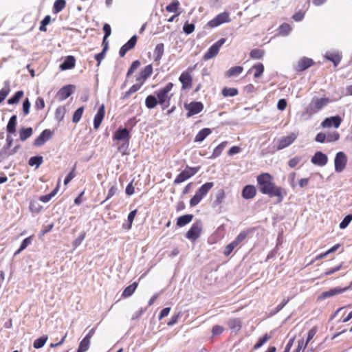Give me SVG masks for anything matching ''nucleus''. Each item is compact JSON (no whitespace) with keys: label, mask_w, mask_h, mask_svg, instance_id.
Listing matches in <instances>:
<instances>
[{"label":"nucleus","mask_w":352,"mask_h":352,"mask_svg":"<svg viewBox=\"0 0 352 352\" xmlns=\"http://www.w3.org/2000/svg\"><path fill=\"white\" fill-rule=\"evenodd\" d=\"M256 181L260 192L263 195H267L270 197H276L277 202L283 201L284 195L287 192L280 186H278L273 182V177L268 173H263L258 175Z\"/></svg>","instance_id":"nucleus-1"},{"label":"nucleus","mask_w":352,"mask_h":352,"mask_svg":"<svg viewBox=\"0 0 352 352\" xmlns=\"http://www.w3.org/2000/svg\"><path fill=\"white\" fill-rule=\"evenodd\" d=\"M331 102V99L327 97L318 98L314 96L312 98L309 105L306 108V113L309 116L317 113L323 108L327 107Z\"/></svg>","instance_id":"nucleus-2"},{"label":"nucleus","mask_w":352,"mask_h":352,"mask_svg":"<svg viewBox=\"0 0 352 352\" xmlns=\"http://www.w3.org/2000/svg\"><path fill=\"white\" fill-rule=\"evenodd\" d=\"M131 139L130 132L127 129H122L119 128L117 129L113 136V140L117 141H124L121 145H120L118 148V151L120 152H123L126 151L129 145V141Z\"/></svg>","instance_id":"nucleus-3"},{"label":"nucleus","mask_w":352,"mask_h":352,"mask_svg":"<svg viewBox=\"0 0 352 352\" xmlns=\"http://www.w3.org/2000/svg\"><path fill=\"white\" fill-rule=\"evenodd\" d=\"M173 87V84L172 82H168L164 87L160 89L156 92L157 102L163 106V109L167 108L170 105V98L173 95L171 94L170 96H168V93L172 90Z\"/></svg>","instance_id":"nucleus-4"},{"label":"nucleus","mask_w":352,"mask_h":352,"mask_svg":"<svg viewBox=\"0 0 352 352\" xmlns=\"http://www.w3.org/2000/svg\"><path fill=\"white\" fill-rule=\"evenodd\" d=\"M214 186L213 182H206L203 184L195 192V195L190 200V206L193 207L198 205L202 199L208 194Z\"/></svg>","instance_id":"nucleus-5"},{"label":"nucleus","mask_w":352,"mask_h":352,"mask_svg":"<svg viewBox=\"0 0 352 352\" xmlns=\"http://www.w3.org/2000/svg\"><path fill=\"white\" fill-rule=\"evenodd\" d=\"M199 170V167L186 166L175 179L174 184H179L195 175Z\"/></svg>","instance_id":"nucleus-6"},{"label":"nucleus","mask_w":352,"mask_h":352,"mask_svg":"<svg viewBox=\"0 0 352 352\" xmlns=\"http://www.w3.org/2000/svg\"><path fill=\"white\" fill-rule=\"evenodd\" d=\"M204 107V104L201 102L193 101L190 103L184 104V109L187 111V118H190L199 113L203 111Z\"/></svg>","instance_id":"nucleus-7"},{"label":"nucleus","mask_w":352,"mask_h":352,"mask_svg":"<svg viewBox=\"0 0 352 352\" xmlns=\"http://www.w3.org/2000/svg\"><path fill=\"white\" fill-rule=\"evenodd\" d=\"M226 38H221L214 43L204 54V59L205 60H210L216 56L219 51L220 47L225 43Z\"/></svg>","instance_id":"nucleus-8"},{"label":"nucleus","mask_w":352,"mask_h":352,"mask_svg":"<svg viewBox=\"0 0 352 352\" xmlns=\"http://www.w3.org/2000/svg\"><path fill=\"white\" fill-rule=\"evenodd\" d=\"M230 21L229 13L223 12L219 14L213 19L209 21L207 23V26L210 28H216L222 23H228Z\"/></svg>","instance_id":"nucleus-9"},{"label":"nucleus","mask_w":352,"mask_h":352,"mask_svg":"<svg viewBox=\"0 0 352 352\" xmlns=\"http://www.w3.org/2000/svg\"><path fill=\"white\" fill-rule=\"evenodd\" d=\"M192 69L188 68L183 72L179 78V82L182 83V89L186 90L190 89L192 86V77L191 75Z\"/></svg>","instance_id":"nucleus-10"},{"label":"nucleus","mask_w":352,"mask_h":352,"mask_svg":"<svg viewBox=\"0 0 352 352\" xmlns=\"http://www.w3.org/2000/svg\"><path fill=\"white\" fill-rule=\"evenodd\" d=\"M347 157L344 153L338 152L334 160L335 170L337 173H341L346 166Z\"/></svg>","instance_id":"nucleus-11"},{"label":"nucleus","mask_w":352,"mask_h":352,"mask_svg":"<svg viewBox=\"0 0 352 352\" xmlns=\"http://www.w3.org/2000/svg\"><path fill=\"white\" fill-rule=\"evenodd\" d=\"M202 226L199 222L195 223L190 229L186 232V236L190 241L197 240L201 235Z\"/></svg>","instance_id":"nucleus-12"},{"label":"nucleus","mask_w":352,"mask_h":352,"mask_svg":"<svg viewBox=\"0 0 352 352\" xmlns=\"http://www.w3.org/2000/svg\"><path fill=\"white\" fill-rule=\"evenodd\" d=\"M297 134L292 133L287 136L283 137L278 141L277 150H282L291 145L296 139Z\"/></svg>","instance_id":"nucleus-13"},{"label":"nucleus","mask_w":352,"mask_h":352,"mask_svg":"<svg viewBox=\"0 0 352 352\" xmlns=\"http://www.w3.org/2000/svg\"><path fill=\"white\" fill-rule=\"evenodd\" d=\"M138 41V37L136 35L133 36L124 45H122L119 51V55L120 57H124L126 53L135 47Z\"/></svg>","instance_id":"nucleus-14"},{"label":"nucleus","mask_w":352,"mask_h":352,"mask_svg":"<svg viewBox=\"0 0 352 352\" xmlns=\"http://www.w3.org/2000/svg\"><path fill=\"white\" fill-rule=\"evenodd\" d=\"M153 73V66L151 64L146 65L140 73L139 76L136 78V81L144 85L145 81L151 76Z\"/></svg>","instance_id":"nucleus-15"},{"label":"nucleus","mask_w":352,"mask_h":352,"mask_svg":"<svg viewBox=\"0 0 352 352\" xmlns=\"http://www.w3.org/2000/svg\"><path fill=\"white\" fill-rule=\"evenodd\" d=\"M311 162L312 164L319 166H324L328 162L327 156L321 151H317L314 155L311 157Z\"/></svg>","instance_id":"nucleus-16"},{"label":"nucleus","mask_w":352,"mask_h":352,"mask_svg":"<svg viewBox=\"0 0 352 352\" xmlns=\"http://www.w3.org/2000/svg\"><path fill=\"white\" fill-rule=\"evenodd\" d=\"M54 134L50 129H45L34 140V144L36 146L43 145L47 140H50Z\"/></svg>","instance_id":"nucleus-17"},{"label":"nucleus","mask_w":352,"mask_h":352,"mask_svg":"<svg viewBox=\"0 0 352 352\" xmlns=\"http://www.w3.org/2000/svg\"><path fill=\"white\" fill-rule=\"evenodd\" d=\"M342 119L339 116H332L326 118L321 124L323 128H330L334 126L338 128L341 124Z\"/></svg>","instance_id":"nucleus-18"},{"label":"nucleus","mask_w":352,"mask_h":352,"mask_svg":"<svg viewBox=\"0 0 352 352\" xmlns=\"http://www.w3.org/2000/svg\"><path fill=\"white\" fill-rule=\"evenodd\" d=\"M104 115H105V108H104V104H102L100 107L98 108V110L96 113V114L94 116V129L97 130L104 118Z\"/></svg>","instance_id":"nucleus-19"},{"label":"nucleus","mask_w":352,"mask_h":352,"mask_svg":"<svg viewBox=\"0 0 352 352\" xmlns=\"http://www.w3.org/2000/svg\"><path fill=\"white\" fill-rule=\"evenodd\" d=\"M349 287H344L342 289L340 288H331L328 291L322 292L318 297V300H322L325 298L332 297L335 295L341 294L342 292H346Z\"/></svg>","instance_id":"nucleus-20"},{"label":"nucleus","mask_w":352,"mask_h":352,"mask_svg":"<svg viewBox=\"0 0 352 352\" xmlns=\"http://www.w3.org/2000/svg\"><path fill=\"white\" fill-rule=\"evenodd\" d=\"M74 88L73 85H68L60 89L57 93L58 100L60 101L66 100L72 94Z\"/></svg>","instance_id":"nucleus-21"},{"label":"nucleus","mask_w":352,"mask_h":352,"mask_svg":"<svg viewBox=\"0 0 352 352\" xmlns=\"http://www.w3.org/2000/svg\"><path fill=\"white\" fill-rule=\"evenodd\" d=\"M314 63V62L311 58L303 57L298 62L295 69L297 72H303L307 68L312 66Z\"/></svg>","instance_id":"nucleus-22"},{"label":"nucleus","mask_w":352,"mask_h":352,"mask_svg":"<svg viewBox=\"0 0 352 352\" xmlns=\"http://www.w3.org/2000/svg\"><path fill=\"white\" fill-rule=\"evenodd\" d=\"M256 195V189L253 185L245 186L241 192V195L245 199H253Z\"/></svg>","instance_id":"nucleus-23"},{"label":"nucleus","mask_w":352,"mask_h":352,"mask_svg":"<svg viewBox=\"0 0 352 352\" xmlns=\"http://www.w3.org/2000/svg\"><path fill=\"white\" fill-rule=\"evenodd\" d=\"M324 58L331 61L335 67H337L342 60V56L338 52H328L325 54Z\"/></svg>","instance_id":"nucleus-24"},{"label":"nucleus","mask_w":352,"mask_h":352,"mask_svg":"<svg viewBox=\"0 0 352 352\" xmlns=\"http://www.w3.org/2000/svg\"><path fill=\"white\" fill-rule=\"evenodd\" d=\"M76 59L73 56H68L63 63L60 64V67L62 70L70 69L75 67Z\"/></svg>","instance_id":"nucleus-25"},{"label":"nucleus","mask_w":352,"mask_h":352,"mask_svg":"<svg viewBox=\"0 0 352 352\" xmlns=\"http://www.w3.org/2000/svg\"><path fill=\"white\" fill-rule=\"evenodd\" d=\"M243 71V67L241 66H234L230 67L228 70H227L225 73V76L226 78H232L234 76H238L240 75Z\"/></svg>","instance_id":"nucleus-26"},{"label":"nucleus","mask_w":352,"mask_h":352,"mask_svg":"<svg viewBox=\"0 0 352 352\" xmlns=\"http://www.w3.org/2000/svg\"><path fill=\"white\" fill-rule=\"evenodd\" d=\"M17 124V117L16 115H13L10 117L8 123L6 126L8 133L14 134L16 132V126Z\"/></svg>","instance_id":"nucleus-27"},{"label":"nucleus","mask_w":352,"mask_h":352,"mask_svg":"<svg viewBox=\"0 0 352 352\" xmlns=\"http://www.w3.org/2000/svg\"><path fill=\"white\" fill-rule=\"evenodd\" d=\"M19 133L20 140L24 142L32 135L33 130L32 127H22L19 129Z\"/></svg>","instance_id":"nucleus-28"},{"label":"nucleus","mask_w":352,"mask_h":352,"mask_svg":"<svg viewBox=\"0 0 352 352\" xmlns=\"http://www.w3.org/2000/svg\"><path fill=\"white\" fill-rule=\"evenodd\" d=\"M211 133V130L209 128H204L199 131L195 138V142H201Z\"/></svg>","instance_id":"nucleus-29"},{"label":"nucleus","mask_w":352,"mask_h":352,"mask_svg":"<svg viewBox=\"0 0 352 352\" xmlns=\"http://www.w3.org/2000/svg\"><path fill=\"white\" fill-rule=\"evenodd\" d=\"M142 85L141 84H140L139 82H137V83L132 85L127 91H126L125 93L123 94L121 98L122 100H126V99L129 98L131 94H133L135 93L136 91H138V90H140V88L142 87Z\"/></svg>","instance_id":"nucleus-30"},{"label":"nucleus","mask_w":352,"mask_h":352,"mask_svg":"<svg viewBox=\"0 0 352 352\" xmlns=\"http://www.w3.org/2000/svg\"><path fill=\"white\" fill-rule=\"evenodd\" d=\"M227 144H228L227 141H224V142H221V144H219L213 150V152L210 156V158L215 159L217 157H219L222 153L223 151L224 150V148L227 146Z\"/></svg>","instance_id":"nucleus-31"},{"label":"nucleus","mask_w":352,"mask_h":352,"mask_svg":"<svg viewBox=\"0 0 352 352\" xmlns=\"http://www.w3.org/2000/svg\"><path fill=\"white\" fill-rule=\"evenodd\" d=\"M164 45L163 43H159L155 46L154 50V60L160 61L164 54Z\"/></svg>","instance_id":"nucleus-32"},{"label":"nucleus","mask_w":352,"mask_h":352,"mask_svg":"<svg viewBox=\"0 0 352 352\" xmlns=\"http://www.w3.org/2000/svg\"><path fill=\"white\" fill-rule=\"evenodd\" d=\"M10 92V86L9 81L4 83V87L0 90V104L6 98Z\"/></svg>","instance_id":"nucleus-33"},{"label":"nucleus","mask_w":352,"mask_h":352,"mask_svg":"<svg viewBox=\"0 0 352 352\" xmlns=\"http://www.w3.org/2000/svg\"><path fill=\"white\" fill-rule=\"evenodd\" d=\"M221 94L223 97H233L238 95L239 91L236 88L225 87L222 89Z\"/></svg>","instance_id":"nucleus-34"},{"label":"nucleus","mask_w":352,"mask_h":352,"mask_svg":"<svg viewBox=\"0 0 352 352\" xmlns=\"http://www.w3.org/2000/svg\"><path fill=\"white\" fill-rule=\"evenodd\" d=\"M138 283L135 282L133 284L129 285L126 287L124 290L122 292V296L124 298H128L131 296L135 291L137 287H138Z\"/></svg>","instance_id":"nucleus-35"},{"label":"nucleus","mask_w":352,"mask_h":352,"mask_svg":"<svg viewBox=\"0 0 352 352\" xmlns=\"http://www.w3.org/2000/svg\"><path fill=\"white\" fill-rule=\"evenodd\" d=\"M66 6L65 0H56L53 6V12L57 14L61 12Z\"/></svg>","instance_id":"nucleus-36"},{"label":"nucleus","mask_w":352,"mask_h":352,"mask_svg":"<svg viewBox=\"0 0 352 352\" xmlns=\"http://www.w3.org/2000/svg\"><path fill=\"white\" fill-rule=\"evenodd\" d=\"M180 6V3L178 0L173 1L170 4L166 6V10L168 12H174L177 14L179 12V8Z\"/></svg>","instance_id":"nucleus-37"},{"label":"nucleus","mask_w":352,"mask_h":352,"mask_svg":"<svg viewBox=\"0 0 352 352\" xmlns=\"http://www.w3.org/2000/svg\"><path fill=\"white\" fill-rule=\"evenodd\" d=\"M158 104L157 98L152 95H149L146 98L145 104L148 109H153Z\"/></svg>","instance_id":"nucleus-38"},{"label":"nucleus","mask_w":352,"mask_h":352,"mask_svg":"<svg viewBox=\"0 0 352 352\" xmlns=\"http://www.w3.org/2000/svg\"><path fill=\"white\" fill-rule=\"evenodd\" d=\"M23 95L24 93L23 91L21 90L16 91L12 97L10 98L8 100V103L9 104H14L19 103V100L22 98Z\"/></svg>","instance_id":"nucleus-39"},{"label":"nucleus","mask_w":352,"mask_h":352,"mask_svg":"<svg viewBox=\"0 0 352 352\" xmlns=\"http://www.w3.org/2000/svg\"><path fill=\"white\" fill-rule=\"evenodd\" d=\"M252 69L254 70V78H259L264 72V66L262 63H258L255 64L252 67Z\"/></svg>","instance_id":"nucleus-40"},{"label":"nucleus","mask_w":352,"mask_h":352,"mask_svg":"<svg viewBox=\"0 0 352 352\" xmlns=\"http://www.w3.org/2000/svg\"><path fill=\"white\" fill-rule=\"evenodd\" d=\"M270 338H271V336H269L267 333H265L263 337H261L258 339L257 342L254 346V349L255 350L258 349L263 344H265Z\"/></svg>","instance_id":"nucleus-41"},{"label":"nucleus","mask_w":352,"mask_h":352,"mask_svg":"<svg viewBox=\"0 0 352 352\" xmlns=\"http://www.w3.org/2000/svg\"><path fill=\"white\" fill-rule=\"evenodd\" d=\"M90 345V340L83 338L79 344L77 352H85L88 350Z\"/></svg>","instance_id":"nucleus-42"},{"label":"nucleus","mask_w":352,"mask_h":352,"mask_svg":"<svg viewBox=\"0 0 352 352\" xmlns=\"http://www.w3.org/2000/svg\"><path fill=\"white\" fill-rule=\"evenodd\" d=\"M66 112V109L64 107L60 106L56 108L55 111V118L58 122H60L63 120L65 117V114Z\"/></svg>","instance_id":"nucleus-43"},{"label":"nucleus","mask_w":352,"mask_h":352,"mask_svg":"<svg viewBox=\"0 0 352 352\" xmlns=\"http://www.w3.org/2000/svg\"><path fill=\"white\" fill-rule=\"evenodd\" d=\"M48 338L47 336H43L42 337H40L37 339H36L34 341L33 346L35 349H40L44 346V344L46 343Z\"/></svg>","instance_id":"nucleus-44"},{"label":"nucleus","mask_w":352,"mask_h":352,"mask_svg":"<svg viewBox=\"0 0 352 352\" xmlns=\"http://www.w3.org/2000/svg\"><path fill=\"white\" fill-rule=\"evenodd\" d=\"M42 156H34L30 158L28 164L31 166H36L38 168L43 163Z\"/></svg>","instance_id":"nucleus-45"},{"label":"nucleus","mask_w":352,"mask_h":352,"mask_svg":"<svg viewBox=\"0 0 352 352\" xmlns=\"http://www.w3.org/2000/svg\"><path fill=\"white\" fill-rule=\"evenodd\" d=\"M228 326L232 330L239 331L241 327V320L239 319H236V318L232 319V320H229Z\"/></svg>","instance_id":"nucleus-46"},{"label":"nucleus","mask_w":352,"mask_h":352,"mask_svg":"<svg viewBox=\"0 0 352 352\" xmlns=\"http://www.w3.org/2000/svg\"><path fill=\"white\" fill-rule=\"evenodd\" d=\"M84 112V107H80L75 111L73 115L72 121L74 123H77L80 121L82 113Z\"/></svg>","instance_id":"nucleus-47"},{"label":"nucleus","mask_w":352,"mask_h":352,"mask_svg":"<svg viewBox=\"0 0 352 352\" xmlns=\"http://www.w3.org/2000/svg\"><path fill=\"white\" fill-rule=\"evenodd\" d=\"M264 55V51L260 49H254L250 52V56L253 59H260Z\"/></svg>","instance_id":"nucleus-48"},{"label":"nucleus","mask_w":352,"mask_h":352,"mask_svg":"<svg viewBox=\"0 0 352 352\" xmlns=\"http://www.w3.org/2000/svg\"><path fill=\"white\" fill-rule=\"evenodd\" d=\"M50 22H51V16L50 15H46L41 22L39 30L41 32H46L47 31L46 25L50 24Z\"/></svg>","instance_id":"nucleus-49"},{"label":"nucleus","mask_w":352,"mask_h":352,"mask_svg":"<svg viewBox=\"0 0 352 352\" xmlns=\"http://www.w3.org/2000/svg\"><path fill=\"white\" fill-rule=\"evenodd\" d=\"M292 30V27L290 26L289 24L288 23H283L280 27H279V32L280 34L282 35H287L289 34V33L291 32Z\"/></svg>","instance_id":"nucleus-50"},{"label":"nucleus","mask_w":352,"mask_h":352,"mask_svg":"<svg viewBox=\"0 0 352 352\" xmlns=\"http://www.w3.org/2000/svg\"><path fill=\"white\" fill-rule=\"evenodd\" d=\"M118 190L117 184H116V182H114V184H112L111 186L110 187L104 201L111 199L112 197H113L118 192Z\"/></svg>","instance_id":"nucleus-51"},{"label":"nucleus","mask_w":352,"mask_h":352,"mask_svg":"<svg viewBox=\"0 0 352 352\" xmlns=\"http://www.w3.org/2000/svg\"><path fill=\"white\" fill-rule=\"evenodd\" d=\"M58 185L57 186V187L52 192H50V194L48 195H43V196H41L39 199L40 201L44 202V203H46V202H48L52 198V197H54L57 191H58Z\"/></svg>","instance_id":"nucleus-52"},{"label":"nucleus","mask_w":352,"mask_h":352,"mask_svg":"<svg viewBox=\"0 0 352 352\" xmlns=\"http://www.w3.org/2000/svg\"><path fill=\"white\" fill-rule=\"evenodd\" d=\"M237 246L238 245L234 241H232L230 243H229L228 245H227L226 246L224 252H223V254L226 256H228L232 253V252L234 250V248H236Z\"/></svg>","instance_id":"nucleus-53"},{"label":"nucleus","mask_w":352,"mask_h":352,"mask_svg":"<svg viewBox=\"0 0 352 352\" xmlns=\"http://www.w3.org/2000/svg\"><path fill=\"white\" fill-rule=\"evenodd\" d=\"M140 62L138 60L133 61L127 72L126 76L129 77V76L132 75L133 72L140 67Z\"/></svg>","instance_id":"nucleus-54"},{"label":"nucleus","mask_w":352,"mask_h":352,"mask_svg":"<svg viewBox=\"0 0 352 352\" xmlns=\"http://www.w3.org/2000/svg\"><path fill=\"white\" fill-rule=\"evenodd\" d=\"M327 137V142H333L339 140L340 134L337 131H334L333 133H328L326 135Z\"/></svg>","instance_id":"nucleus-55"},{"label":"nucleus","mask_w":352,"mask_h":352,"mask_svg":"<svg viewBox=\"0 0 352 352\" xmlns=\"http://www.w3.org/2000/svg\"><path fill=\"white\" fill-rule=\"evenodd\" d=\"M195 28V26L193 23H189L188 21H186L183 26V31L186 34H190L194 32Z\"/></svg>","instance_id":"nucleus-56"},{"label":"nucleus","mask_w":352,"mask_h":352,"mask_svg":"<svg viewBox=\"0 0 352 352\" xmlns=\"http://www.w3.org/2000/svg\"><path fill=\"white\" fill-rule=\"evenodd\" d=\"M248 232L242 231L241 232L236 239L233 241L237 245H239L241 242H243L245 238L247 237Z\"/></svg>","instance_id":"nucleus-57"},{"label":"nucleus","mask_w":352,"mask_h":352,"mask_svg":"<svg viewBox=\"0 0 352 352\" xmlns=\"http://www.w3.org/2000/svg\"><path fill=\"white\" fill-rule=\"evenodd\" d=\"M85 232L80 233V235L78 236V238L76 240H74L73 242L74 250H75L78 246H79L81 244V243L85 239Z\"/></svg>","instance_id":"nucleus-58"},{"label":"nucleus","mask_w":352,"mask_h":352,"mask_svg":"<svg viewBox=\"0 0 352 352\" xmlns=\"http://www.w3.org/2000/svg\"><path fill=\"white\" fill-rule=\"evenodd\" d=\"M290 300V298L287 297L286 298H284L283 301L278 304L276 307L275 308L274 311V314H276L279 312L288 303V302Z\"/></svg>","instance_id":"nucleus-59"},{"label":"nucleus","mask_w":352,"mask_h":352,"mask_svg":"<svg viewBox=\"0 0 352 352\" xmlns=\"http://www.w3.org/2000/svg\"><path fill=\"white\" fill-rule=\"evenodd\" d=\"M32 243V236L27 237L21 243L19 251L24 250Z\"/></svg>","instance_id":"nucleus-60"},{"label":"nucleus","mask_w":352,"mask_h":352,"mask_svg":"<svg viewBox=\"0 0 352 352\" xmlns=\"http://www.w3.org/2000/svg\"><path fill=\"white\" fill-rule=\"evenodd\" d=\"M30 102L28 98H26L23 103V111L25 116H27L30 113Z\"/></svg>","instance_id":"nucleus-61"},{"label":"nucleus","mask_w":352,"mask_h":352,"mask_svg":"<svg viewBox=\"0 0 352 352\" xmlns=\"http://www.w3.org/2000/svg\"><path fill=\"white\" fill-rule=\"evenodd\" d=\"M45 107V102L43 98L38 97L35 102V108L41 110Z\"/></svg>","instance_id":"nucleus-62"},{"label":"nucleus","mask_w":352,"mask_h":352,"mask_svg":"<svg viewBox=\"0 0 352 352\" xmlns=\"http://www.w3.org/2000/svg\"><path fill=\"white\" fill-rule=\"evenodd\" d=\"M54 227V223H50L47 226H45L43 227V228L40 231V233H39V236L41 237L43 236V235H45L46 233H47L48 232H50L52 228Z\"/></svg>","instance_id":"nucleus-63"},{"label":"nucleus","mask_w":352,"mask_h":352,"mask_svg":"<svg viewBox=\"0 0 352 352\" xmlns=\"http://www.w3.org/2000/svg\"><path fill=\"white\" fill-rule=\"evenodd\" d=\"M301 158L300 157H295L288 162V165L291 168H294L298 165V164L300 162Z\"/></svg>","instance_id":"nucleus-64"}]
</instances>
